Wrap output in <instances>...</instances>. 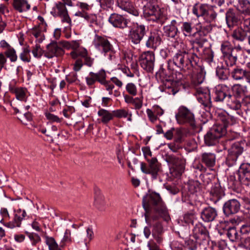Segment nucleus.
<instances>
[{"mask_svg": "<svg viewBox=\"0 0 250 250\" xmlns=\"http://www.w3.org/2000/svg\"><path fill=\"white\" fill-rule=\"evenodd\" d=\"M143 206L146 211L145 214L146 222L152 226V235L158 244L162 243L164 232L161 223L158 221L159 216H166L167 208L159 193L151 192L143 199Z\"/></svg>", "mask_w": 250, "mask_h": 250, "instance_id": "1", "label": "nucleus"}, {"mask_svg": "<svg viewBox=\"0 0 250 250\" xmlns=\"http://www.w3.org/2000/svg\"><path fill=\"white\" fill-rule=\"evenodd\" d=\"M199 58L191 50H178L172 58V61L168 62L167 68L173 69L177 68L180 70H191L198 66Z\"/></svg>", "mask_w": 250, "mask_h": 250, "instance_id": "2", "label": "nucleus"}, {"mask_svg": "<svg viewBox=\"0 0 250 250\" xmlns=\"http://www.w3.org/2000/svg\"><path fill=\"white\" fill-rule=\"evenodd\" d=\"M250 183V165L243 164L234 176H231L229 184L234 190L238 189L241 185L248 186Z\"/></svg>", "mask_w": 250, "mask_h": 250, "instance_id": "3", "label": "nucleus"}, {"mask_svg": "<svg viewBox=\"0 0 250 250\" xmlns=\"http://www.w3.org/2000/svg\"><path fill=\"white\" fill-rule=\"evenodd\" d=\"M106 74L104 70L101 69L97 73L90 72L88 76L85 78L86 84L89 86H92L98 82L103 85L105 90L108 92L109 95L113 94V89L114 88V84L110 81L106 80Z\"/></svg>", "mask_w": 250, "mask_h": 250, "instance_id": "4", "label": "nucleus"}, {"mask_svg": "<svg viewBox=\"0 0 250 250\" xmlns=\"http://www.w3.org/2000/svg\"><path fill=\"white\" fill-rule=\"evenodd\" d=\"M192 13L198 18H203L206 23L215 21L217 17L216 12L206 3H196L192 7Z\"/></svg>", "mask_w": 250, "mask_h": 250, "instance_id": "5", "label": "nucleus"}, {"mask_svg": "<svg viewBox=\"0 0 250 250\" xmlns=\"http://www.w3.org/2000/svg\"><path fill=\"white\" fill-rule=\"evenodd\" d=\"M166 160L172 167L170 169V173L175 177H180L185 168L186 160L181 155L173 154L166 156Z\"/></svg>", "mask_w": 250, "mask_h": 250, "instance_id": "6", "label": "nucleus"}, {"mask_svg": "<svg viewBox=\"0 0 250 250\" xmlns=\"http://www.w3.org/2000/svg\"><path fill=\"white\" fill-rule=\"evenodd\" d=\"M148 164L141 163V170L142 172L151 175L152 180H156L162 171L161 165L156 157L147 159Z\"/></svg>", "mask_w": 250, "mask_h": 250, "instance_id": "7", "label": "nucleus"}, {"mask_svg": "<svg viewBox=\"0 0 250 250\" xmlns=\"http://www.w3.org/2000/svg\"><path fill=\"white\" fill-rule=\"evenodd\" d=\"M93 42L95 47L104 56L108 55L109 60L114 58L113 46L105 37L96 35Z\"/></svg>", "mask_w": 250, "mask_h": 250, "instance_id": "8", "label": "nucleus"}, {"mask_svg": "<svg viewBox=\"0 0 250 250\" xmlns=\"http://www.w3.org/2000/svg\"><path fill=\"white\" fill-rule=\"evenodd\" d=\"M245 146L244 141L236 142L231 145L228 150V155L226 159V164L229 167H232L236 164L238 158L244 152Z\"/></svg>", "mask_w": 250, "mask_h": 250, "instance_id": "9", "label": "nucleus"}, {"mask_svg": "<svg viewBox=\"0 0 250 250\" xmlns=\"http://www.w3.org/2000/svg\"><path fill=\"white\" fill-rule=\"evenodd\" d=\"M225 134L224 126H213L205 135V144L208 146L215 145L218 143L219 139Z\"/></svg>", "mask_w": 250, "mask_h": 250, "instance_id": "10", "label": "nucleus"}, {"mask_svg": "<svg viewBox=\"0 0 250 250\" xmlns=\"http://www.w3.org/2000/svg\"><path fill=\"white\" fill-rule=\"evenodd\" d=\"M148 30L147 27L143 24L136 23L130 30L129 38L134 44H139Z\"/></svg>", "mask_w": 250, "mask_h": 250, "instance_id": "11", "label": "nucleus"}, {"mask_svg": "<svg viewBox=\"0 0 250 250\" xmlns=\"http://www.w3.org/2000/svg\"><path fill=\"white\" fill-rule=\"evenodd\" d=\"M176 118L179 124L188 123L191 126H195V121L193 114L187 107L181 106L176 115Z\"/></svg>", "mask_w": 250, "mask_h": 250, "instance_id": "12", "label": "nucleus"}, {"mask_svg": "<svg viewBox=\"0 0 250 250\" xmlns=\"http://www.w3.org/2000/svg\"><path fill=\"white\" fill-rule=\"evenodd\" d=\"M141 67L147 72H151L153 70L155 63V56L153 52L147 51L141 54L139 58Z\"/></svg>", "mask_w": 250, "mask_h": 250, "instance_id": "13", "label": "nucleus"}, {"mask_svg": "<svg viewBox=\"0 0 250 250\" xmlns=\"http://www.w3.org/2000/svg\"><path fill=\"white\" fill-rule=\"evenodd\" d=\"M196 95L198 102L206 108V110L209 109L211 106L209 90L206 88L197 87Z\"/></svg>", "mask_w": 250, "mask_h": 250, "instance_id": "14", "label": "nucleus"}, {"mask_svg": "<svg viewBox=\"0 0 250 250\" xmlns=\"http://www.w3.org/2000/svg\"><path fill=\"white\" fill-rule=\"evenodd\" d=\"M229 88L225 84H220L213 89L212 97L216 102H225L226 98L229 93Z\"/></svg>", "mask_w": 250, "mask_h": 250, "instance_id": "15", "label": "nucleus"}, {"mask_svg": "<svg viewBox=\"0 0 250 250\" xmlns=\"http://www.w3.org/2000/svg\"><path fill=\"white\" fill-rule=\"evenodd\" d=\"M193 237L199 242H208L210 239L209 232L201 223L196 224L192 230Z\"/></svg>", "mask_w": 250, "mask_h": 250, "instance_id": "16", "label": "nucleus"}, {"mask_svg": "<svg viewBox=\"0 0 250 250\" xmlns=\"http://www.w3.org/2000/svg\"><path fill=\"white\" fill-rule=\"evenodd\" d=\"M62 47V45L60 44V42H52L47 45L44 56L48 58H52L55 56L62 55L64 54V51Z\"/></svg>", "mask_w": 250, "mask_h": 250, "instance_id": "17", "label": "nucleus"}, {"mask_svg": "<svg viewBox=\"0 0 250 250\" xmlns=\"http://www.w3.org/2000/svg\"><path fill=\"white\" fill-rule=\"evenodd\" d=\"M181 78L179 79L174 80L170 76L164 80V83L162 86H160L159 88L162 92L164 91L168 94L175 95L178 91L176 86L177 83H179Z\"/></svg>", "mask_w": 250, "mask_h": 250, "instance_id": "18", "label": "nucleus"}, {"mask_svg": "<svg viewBox=\"0 0 250 250\" xmlns=\"http://www.w3.org/2000/svg\"><path fill=\"white\" fill-rule=\"evenodd\" d=\"M243 15H240L235 10L229 8L226 13V21L228 26L231 28L238 23L241 24V18Z\"/></svg>", "mask_w": 250, "mask_h": 250, "instance_id": "19", "label": "nucleus"}, {"mask_svg": "<svg viewBox=\"0 0 250 250\" xmlns=\"http://www.w3.org/2000/svg\"><path fill=\"white\" fill-rule=\"evenodd\" d=\"M240 208V204L236 199H231L223 206V212L227 216L237 213Z\"/></svg>", "mask_w": 250, "mask_h": 250, "instance_id": "20", "label": "nucleus"}, {"mask_svg": "<svg viewBox=\"0 0 250 250\" xmlns=\"http://www.w3.org/2000/svg\"><path fill=\"white\" fill-rule=\"evenodd\" d=\"M164 35L167 38L175 39L180 33L178 28V22L175 20H172L169 24L163 27Z\"/></svg>", "mask_w": 250, "mask_h": 250, "instance_id": "21", "label": "nucleus"}, {"mask_svg": "<svg viewBox=\"0 0 250 250\" xmlns=\"http://www.w3.org/2000/svg\"><path fill=\"white\" fill-rule=\"evenodd\" d=\"M161 36V33L158 30H154L150 32L146 42V46L148 48H156L162 42Z\"/></svg>", "mask_w": 250, "mask_h": 250, "instance_id": "22", "label": "nucleus"}, {"mask_svg": "<svg viewBox=\"0 0 250 250\" xmlns=\"http://www.w3.org/2000/svg\"><path fill=\"white\" fill-rule=\"evenodd\" d=\"M225 195L223 188L218 182L214 183L210 190V200L216 204Z\"/></svg>", "mask_w": 250, "mask_h": 250, "instance_id": "23", "label": "nucleus"}, {"mask_svg": "<svg viewBox=\"0 0 250 250\" xmlns=\"http://www.w3.org/2000/svg\"><path fill=\"white\" fill-rule=\"evenodd\" d=\"M119 7L132 15L137 17L139 15L138 10L134 7L133 3L129 0H117Z\"/></svg>", "mask_w": 250, "mask_h": 250, "instance_id": "24", "label": "nucleus"}, {"mask_svg": "<svg viewBox=\"0 0 250 250\" xmlns=\"http://www.w3.org/2000/svg\"><path fill=\"white\" fill-rule=\"evenodd\" d=\"M108 21L114 27L120 28L127 27L128 22L123 16L116 14H111Z\"/></svg>", "mask_w": 250, "mask_h": 250, "instance_id": "25", "label": "nucleus"}, {"mask_svg": "<svg viewBox=\"0 0 250 250\" xmlns=\"http://www.w3.org/2000/svg\"><path fill=\"white\" fill-rule=\"evenodd\" d=\"M232 78L236 80L239 81L246 79L248 81H250V71L237 67L234 68L230 73Z\"/></svg>", "mask_w": 250, "mask_h": 250, "instance_id": "26", "label": "nucleus"}, {"mask_svg": "<svg viewBox=\"0 0 250 250\" xmlns=\"http://www.w3.org/2000/svg\"><path fill=\"white\" fill-rule=\"evenodd\" d=\"M217 216V211L214 208L208 207L205 208L201 212V217L205 222L213 221Z\"/></svg>", "mask_w": 250, "mask_h": 250, "instance_id": "27", "label": "nucleus"}, {"mask_svg": "<svg viewBox=\"0 0 250 250\" xmlns=\"http://www.w3.org/2000/svg\"><path fill=\"white\" fill-rule=\"evenodd\" d=\"M200 160L207 167H212L215 165L216 155L213 153L204 152L201 155Z\"/></svg>", "mask_w": 250, "mask_h": 250, "instance_id": "28", "label": "nucleus"}, {"mask_svg": "<svg viewBox=\"0 0 250 250\" xmlns=\"http://www.w3.org/2000/svg\"><path fill=\"white\" fill-rule=\"evenodd\" d=\"M205 72L202 67L200 68L199 71L194 75H193L191 78V86L196 90L197 87H201L199 85L202 84L205 79Z\"/></svg>", "mask_w": 250, "mask_h": 250, "instance_id": "29", "label": "nucleus"}, {"mask_svg": "<svg viewBox=\"0 0 250 250\" xmlns=\"http://www.w3.org/2000/svg\"><path fill=\"white\" fill-rule=\"evenodd\" d=\"M9 90L11 93L15 94L16 97L18 100L22 101H26L27 99V90L26 88L23 87H16L10 85Z\"/></svg>", "mask_w": 250, "mask_h": 250, "instance_id": "30", "label": "nucleus"}, {"mask_svg": "<svg viewBox=\"0 0 250 250\" xmlns=\"http://www.w3.org/2000/svg\"><path fill=\"white\" fill-rule=\"evenodd\" d=\"M225 103L230 108L235 110L239 109L241 107L239 98L232 95L230 93L227 97Z\"/></svg>", "mask_w": 250, "mask_h": 250, "instance_id": "31", "label": "nucleus"}, {"mask_svg": "<svg viewBox=\"0 0 250 250\" xmlns=\"http://www.w3.org/2000/svg\"><path fill=\"white\" fill-rule=\"evenodd\" d=\"M227 235L230 241L238 242L243 238L240 234V231L237 230L236 227H229L226 229Z\"/></svg>", "mask_w": 250, "mask_h": 250, "instance_id": "32", "label": "nucleus"}, {"mask_svg": "<svg viewBox=\"0 0 250 250\" xmlns=\"http://www.w3.org/2000/svg\"><path fill=\"white\" fill-rule=\"evenodd\" d=\"M13 6L14 9L20 13L26 12L31 7L27 0H13Z\"/></svg>", "mask_w": 250, "mask_h": 250, "instance_id": "33", "label": "nucleus"}, {"mask_svg": "<svg viewBox=\"0 0 250 250\" xmlns=\"http://www.w3.org/2000/svg\"><path fill=\"white\" fill-rule=\"evenodd\" d=\"M98 115L101 118L98 119L104 124H108L114 118L113 112L104 109H100L98 112Z\"/></svg>", "mask_w": 250, "mask_h": 250, "instance_id": "34", "label": "nucleus"}, {"mask_svg": "<svg viewBox=\"0 0 250 250\" xmlns=\"http://www.w3.org/2000/svg\"><path fill=\"white\" fill-rule=\"evenodd\" d=\"M66 4L61 2H58L55 4V5L52 8L51 12L54 16H60L65 13L68 12L65 7Z\"/></svg>", "mask_w": 250, "mask_h": 250, "instance_id": "35", "label": "nucleus"}, {"mask_svg": "<svg viewBox=\"0 0 250 250\" xmlns=\"http://www.w3.org/2000/svg\"><path fill=\"white\" fill-rule=\"evenodd\" d=\"M248 31L243 30L242 28L235 29L232 33V37L237 41L243 42L247 39Z\"/></svg>", "mask_w": 250, "mask_h": 250, "instance_id": "36", "label": "nucleus"}, {"mask_svg": "<svg viewBox=\"0 0 250 250\" xmlns=\"http://www.w3.org/2000/svg\"><path fill=\"white\" fill-rule=\"evenodd\" d=\"M238 8L241 13L240 15H250V2L248 0L240 1Z\"/></svg>", "mask_w": 250, "mask_h": 250, "instance_id": "37", "label": "nucleus"}, {"mask_svg": "<svg viewBox=\"0 0 250 250\" xmlns=\"http://www.w3.org/2000/svg\"><path fill=\"white\" fill-rule=\"evenodd\" d=\"M31 50L29 46L24 47L19 55L20 59L24 62H29L31 60Z\"/></svg>", "mask_w": 250, "mask_h": 250, "instance_id": "38", "label": "nucleus"}, {"mask_svg": "<svg viewBox=\"0 0 250 250\" xmlns=\"http://www.w3.org/2000/svg\"><path fill=\"white\" fill-rule=\"evenodd\" d=\"M207 25H201L200 28L193 33L192 36H196L197 35H203L206 36L212 30V26L210 23H207Z\"/></svg>", "mask_w": 250, "mask_h": 250, "instance_id": "39", "label": "nucleus"}, {"mask_svg": "<svg viewBox=\"0 0 250 250\" xmlns=\"http://www.w3.org/2000/svg\"><path fill=\"white\" fill-rule=\"evenodd\" d=\"M26 215V213L24 210L19 209L15 211L14 220L17 227L21 226V222L23 220Z\"/></svg>", "mask_w": 250, "mask_h": 250, "instance_id": "40", "label": "nucleus"}, {"mask_svg": "<svg viewBox=\"0 0 250 250\" xmlns=\"http://www.w3.org/2000/svg\"><path fill=\"white\" fill-rule=\"evenodd\" d=\"M181 29L185 36H192L193 34L192 33L193 27L191 22L188 21L183 22Z\"/></svg>", "mask_w": 250, "mask_h": 250, "instance_id": "41", "label": "nucleus"}, {"mask_svg": "<svg viewBox=\"0 0 250 250\" xmlns=\"http://www.w3.org/2000/svg\"><path fill=\"white\" fill-rule=\"evenodd\" d=\"M216 75L221 80H226L228 79L229 72L228 69L223 66L217 67L216 70Z\"/></svg>", "mask_w": 250, "mask_h": 250, "instance_id": "42", "label": "nucleus"}, {"mask_svg": "<svg viewBox=\"0 0 250 250\" xmlns=\"http://www.w3.org/2000/svg\"><path fill=\"white\" fill-rule=\"evenodd\" d=\"M94 205L99 210L104 211L105 210L104 197L100 193H96L95 195Z\"/></svg>", "mask_w": 250, "mask_h": 250, "instance_id": "43", "label": "nucleus"}, {"mask_svg": "<svg viewBox=\"0 0 250 250\" xmlns=\"http://www.w3.org/2000/svg\"><path fill=\"white\" fill-rule=\"evenodd\" d=\"M60 44L62 45V47L66 49H72L73 50H77L80 46V44L77 41H62L60 42Z\"/></svg>", "mask_w": 250, "mask_h": 250, "instance_id": "44", "label": "nucleus"}, {"mask_svg": "<svg viewBox=\"0 0 250 250\" xmlns=\"http://www.w3.org/2000/svg\"><path fill=\"white\" fill-rule=\"evenodd\" d=\"M81 57L84 61L83 64L88 66L92 67L94 63V59L91 58L87 54L86 49H82V52L81 53Z\"/></svg>", "mask_w": 250, "mask_h": 250, "instance_id": "45", "label": "nucleus"}, {"mask_svg": "<svg viewBox=\"0 0 250 250\" xmlns=\"http://www.w3.org/2000/svg\"><path fill=\"white\" fill-rule=\"evenodd\" d=\"M181 142V137L179 136L176 138L174 140L167 144L168 147L173 152H178L182 147L180 145Z\"/></svg>", "mask_w": 250, "mask_h": 250, "instance_id": "46", "label": "nucleus"}, {"mask_svg": "<svg viewBox=\"0 0 250 250\" xmlns=\"http://www.w3.org/2000/svg\"><path fill=\"white\" fill-rule=\"evenodd\" d=\"M244 88V87L240 84H234L231 87V90L233 92L232 95L240 99L245 93Z\"/></svg>", "mask_w": 250, "mask_h": 250, "instance_id": "47", "label": "nucleus"}, {"mask_svg": "<svg viewBox=\"0 0 250 250\" xmlns=\"http://www.w3.org/2000/svg\"><path fill=\"white\" fill-rule=\"evenodd\" d=\"M230 54L237 60L241 59L244 55V51L242 46L240 45H238L232 48Z\"/></svg>", "mask_w": 250, "mask_h": 250, "instance_id": "48", "label": "nucleus"}, {"mask_svg": "<svg viewBox=\"0 0 250 250\" xmlns=\"http://www.w3.org/2000/svg\"><path fill=\"white\" fill-rule=\"evenodd\" d=\"M205 36L203 35H197L196 36H193L195 39L190 42L191 44H196L199 47H203L204 43L207 42V40L205 38Z\"/></svg>", "mask_w": 250, "mask_h": 250, "instance_id": "49", "label": "nucleus"}, {"mask_svg": "<svg viewBox=\"0 0 250 250\" xmlns=\"http://www.w3.org/2000/svg\"><path fill=\"white\" fill-rule=\"evenodd\" d=\"M34 57L37 59H40L42 56L45 53V51L43 50L41 48L40 45L36 44L32 47L31 50Z\"/></svg>", "mask_w": 250, "mask_h": 250, "instance_id": "50", "label": "nucleus"}, {"mask_svg": "<svg viewBox=\"0 0 250 250\" xmlns=\"http://www.w3.org/2000/svg\"><path fill=\"white\" fill-rule=\"evenodd\" d=\"M5 55L10 59L11 62H15L17 61L18 56L16 51L13 47H11L4 52Z\"/></svg>", "mask_w": 250, "mask_h": 250, "instance_id": "51", "label": "nucleus"}, {"mask_svg": "<svg viewBox=\"0 0 250 250\" xmlns=\"http://www.w3.org/2000/svg\"><path fill=\"white\" fill-rule=\"evenodd\" d=\"M45 243L48 246L49 250H58V245L53 237L46 236Z\"/></svg>", "mask_w": 250, "mask_h": 250, "instance_id": "52", "label": "nucleus"}, {"mask_svg": "<svg viewBox=\"0 0 250 250\" xmlns=\"http://www.w3.org/2000/svg\"><path fill=\"white\" fill-rule=\"evenodd\" d=\"M232 48L230 42L228 41L223 42L221 44V50L224 55L230 54Z\"/></svg>", "mask_w": 250, "mask_h": 250, "instance_id": "53", "label": "nucleus"}, {"mask_svg": "<svg viewBox=\"0 0 250 250\" xmlns=\"http://www.w3.org/2000/svg\"><path fill=\"white\" fill-rule=\"evenodd\" d=\"M189 191L193 194L200 189V183L198 181H190L188 185Z\"/></svg>", "mask_w": 250, "mask_h": 250, "instance_id": "54", "label": "nucleus"}, {"mask_svg": "<svg viewBox=\"0 0 250 250\" xmlns=\"http://www.w3.org/2000/svg\"><path fill=\"white\" fill-rule=\"evenodd\" d=\"M99 2L101 8L106 10L112 9L114 3L113 0H99Z\"/></svg>", "mask_w": 250, "mask_h": 250, "instance_id": "55", "label": "nucleus"}, {"mask_svg": "<svg viewBox=\"0 0 250 250\" xmlns=\"http://www.w3.org/2000/svg\"><path fill=\"white\" fill-rule=\"evenodd\" d=\"M245 29H247L248 31H250V15L245 16L243 15L241 18V24Z\"/></svg>", "mask_w": 250, "mask_h": 250, "instance_id": "56", "label": "nucleus"}, {"mask_svg": "<svg viewBox=\"0 0 250 250\" xmlns=\"http://www.w3.org/2000/svg\"><path fill=\"white\" fill-rule=\"evenodd\" d=\"M113 112L114 117H116L119 118H126L128 115V111L124 109L114 110Z\"/></svg>", "mask_w": 250, "mask_h": 250, "instance_id": "57", "label": "nucleus"}, {"mask_svg": "<svg viewBox=\"0 0 250 250\" xmlns=\"http://www.w3.org/2000/svg\"><path fill=\"white\" fill-rule=\"evenodd\" d=\"M195 218V215L194 213L188 212L184 214L182 221H184L186 224H192Z\"/></svg>", "mask_w": 250, "mask_h": 250, "instance_id": "58", "label": "nucleus"}, {"mask_svg": "<svg viewBox=\"0 0 250 250\" xmlns=\"http://www.w3.org/2000/svg\"><path fill=\"white\" fill-rule=\"evenodd\" d=\"M200 243L198 241L196 240H193L191 239H188L187 240H186L185 243L188 247V248L190 250H196L197 248V243Z\"/></svg>", "mask_w": 250, "mask_h": 250, "instance_id": "59", "label": "nucleus"}, {"mask_svg": "<svg viewBox=\"0 0 250 250\" xmlns=\"http://www.w3.org/2000/svg\"><path fill=\"white\" fill-rule=\"evenodd\" d=\"M125 88L129 94L132 96L136 95L137 93V88L134 83H127L126 85Z\"/></svg>", "mask_w": 250, "mask_h": 250, "instance_id": "60", "label": "nucleus"}, {"mask_svg": "<svg viewBox=\"0 0 250 250\" xmlns=\"http://www.w3.org/2000/svg\"><path fill=\"white\" fill-rule=\"evenodd\" d=\"M230 118L229 116L225 115L220 116V120L222 122V124H219L214 125V126H223L224 127L225 133H226V128L229 124V120Z\"/></svg>", "mask_w": 250, "mask_h": 250, "instance_id": "61", "label": "nucleus"}, {"mask_svg": "<svg viewBox=\"0 0 250 250\" xmlns=\"http://www.w3.org/2000/svg\"><path fill=\"white\" fill-rule=\"evenodd\" d=\"M45 115L47 119L51 122L61 123L62 119L56 115L47 112L45 113Z\"/></svg>", "mask_w": 250, "mask_h": 250, "instance_id": "62", "label": "nucleus"}, {"mask_svg": "<svg viewBox=\"0 0 250 250\" xmlns=\"http://www.w3.org/2000/svg\"><path fill=\"white\" fill-rule=\"evenodd\" d=\"M226 56L225 63L227 66H232L236 63V62L238 60L230 54H229Z\"/></svg>", "mask_w": 250, "mask_h": 250, "instance_id": "63", "label": "nucleus"}, {"mask_svg": "<svg viewBox=\"0 0 250 250\" xmlns=\"http://www.w3.org/2000/svg\"><path fill=\"white\" fill-rule=\"evenodd\" d=\"M28 237L31 240L33 245H36L38 243L41 241L40 237L36 233H29Z\"/></svg>", "mask_w": 250, "mask_h": 250, "instance_id": "64", "label": "nucleus"}]
</instances>
